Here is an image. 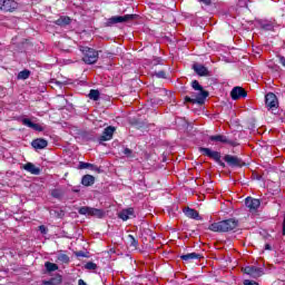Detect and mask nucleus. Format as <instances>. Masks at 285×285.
Here are the masks:
<instances>
[{
  "label": "nucleus",
  "mask_w": 285,
  "mask_h": 285,
  "mask_svg": "<svg viewBox=\"0 0 285 285\" xmlns=\"http://www.w3.org/2000/svg\"><path fill=\"white\" fill-rule=\"evenodd\" d=\"M184 214L190 219H197L199 217V213L190 207L185 208Z\"/></svg>",
  "instance_id": "412c9836"
},
{
  "label": "nucleus",
  "mask_w": 285,
  "mask_h": 285,
  "mask_svg": "<svg viewBox=\"0 0 285 285\" xmlns=\"http://www.w3.org/2000/svg\"><path fill=\"white\" fill-rule=\"evenodd\" d=\"M130 19H132V14L115 16L109 19V23H126V21H130Z\"/></svg>",
  "instance_id": "4468645a"
},
{
  "label": "nucleus",
  "mask_w": 285,
  "mask_h": 285,
  "mask_svg": "<svg viewBox=\"0 0 285 285\" xmlns=\"http://www.w3.org/2000/svg\"><path fill=\"white\" fill-rule=\"evenodd\" d=\"M131 153H132V150H130V149H128V148H126L125 150H124V155H131Z\"/></svg>",
  "instance_id": "4c0bfd02"
},
{
  "label": "nucleus",
  "mask_w": 285,
  "mask_h": 285,
  "mask_svg": "<svg viewBox=\"0 0 285 285\" xmlns=\"http://www.w3.org/2000/svg\"><path fill=\"white\" fill-rule=\"evenodd\" d=\"M224 161L228 164V166H232V168H237L239 166H244V161H242V158L237 156L226 155L224 157Z\"/></svg>",
  "instance_id": "1a4fd4ad"
},
{
  "label": "nucleus",
  "mask_w": 285,
  "mask_h": 285,
  "mask_svg": "<svg viewBox=\"0 0 285 285\" xmlns=\"http://www.w3.org/2000/svg\"><path fill=\"white\" fill-rule=\"evenodd\" d=\"M79 215H87V217H98L101 219L106 213L102 209H97L88 206L80 207L78 210Z\"/></svg>",
  "instance_id": "7ed1b4c3"
},
{
  "label": "nucleus",
  "mask_w": 285,
  "mask_h": 285,
  "mask_svg": "<svg viewBox=\"0 0 285 285\" xmlns=\"http://www.w3.org/2000/svg\"><path fill=\"white\" fill-rule=\"evenodd\" d=\"M80 51L83 55L82 61L85 63H88L89 66H92V63H97L99 59V52H97V50L89 47H81Z\"/></svg>",
  "instance_id": "f03ea898"
},
{
  "label": "nucleus",
  "mask_w": 285,
  "mask_h": 285,
  "mask_svg": "<svg viewBox=\"0 0 285 285\" xmlns=\"http://www.w3.org/2000/svg\"><path fill=\"white\" fill-rule=\"evenodd\" d=\"M155 76L158 77V79H166V71H157Z\"/></svg>",
  "instance_id": "2f4dec72"
},
{
  "label": "nucleus",
  "mask_w": 285,
  "mask_h": 285,
  "mask_svg": "<svg viewBox=\"0 0 285 285\" xmlns=\"http://www.w3.org/2000/svg\"><path fill=\"white\" fill-rule=\"evenodd\" d=\"M32 148L36 150H43L48 146V140L43 138H37L31 142Z\"/></svg>",
  "instance_id": "2eb2a0df"
},
{
  "label": "nucleus",
  "mask_w": 285,
  "mask_h": 285,
  "mask_svg": "<svg viewBox=\"0 0 285 285\" xmlns=\"http://www.w3.org/2000/svg\"><path fill=\"white\" fill-rule=\"evenodd\" d=\"M217 164H219V166H222V168H226V164H224V163L222 161V158L219 159V161H217Z\"/></svg>",
  "instance_id": "58836bf2"
},
{
  "label": "nucleus",
  "mask_w": 285,
  "mask_h": 285,
  "mask_svg": "<svg viewBox=\"0 0 285 285\" xmlns=\"http://www.w3.org/2000/svg\"><path fill=\"white\" fill-rule=\"evenodd\" d=\"M22 124H23V126H27L28 128H32V130H37L38 132H43V128L41 125L35 124L28 118L22 119Z\"/></svg>",
  "instance_id": "dca6fc26"
},
{
  "label": "nucleus",
  "mask_w": 285,
  "mask_h": 285,
  "mask_svg": "<svg viewBox=\"0 0 285 285\" xmlns=\"http://www.w3.org/2000/svg\"><path fill=\"white\" fill-rule=\"evenodd\" d=\"M39 228L41 233L46 234V226L41 225Z\"/></svg>",
  "instance_id": "a19ab883"
},
{
  "label": "nucleus",
  "mask_w": 285,
  "mask_h": 285,
  "mask_svg": "<svg viewBox=\"0 0 285 285\" xmlns=\"http://www.w3.org/2000/svg\"><path fill=\"white\" fill-rule=\"evenodd\" d=\"M85 268H87V271H96L97 269V264L89 262L85 265Z\"/></svg>",
  "instance_id": "7c9ffc66"
},
{
  "label": "nucleus",
  "mask_w": 285,
  "mask_h": 285,
  "mask_svg": "<svg viewBox=\"0 0 285 285\" xmlns=\"http://www.w3.org/2000/svg\"><path fill=\"white\" fill-rule=\"evenodd\" d=\"M199 153L205 155V157H209L210 159H214V161H219L222 159V154H219V151H214L210 148L200 147Z\"/></svg>",
  "instance_id": "423d86ee"
},
{
  "label": "nucleus",
  "mask_w": 285,
  "mask_h": 285,
  "mask_svg": "<svg viewBox=\"0 0 285 285\" xmlns=\"http://www.w3.org/2000/svg\"><path fill=\"white\" fill-rule=\"evenodd\" d=\"M57 262H60L61 264H68L70 262V257H68L66 254H58Z\"/></svg>",
  "instance_id": "393cba45"
},
{
  "label": "nucleus",
  "mask_w": 285,
  "mask_h": 285,
  "mask_svg": "<svg viewBox=\"0 0 285 285\" xmlns=\"http://www.w3.org/2000/svg\"><path fill=\"white\" fill-rule=\"evenodd\" d=\"M206 97H208V91L200 89L194 94V98H186L187 101H191L193 104H204L206 101Z\"/></svg>",
  "instance_id": "39448f33"
},
{
  "label": "nucleus",
  "mask_w": 285,
  "mask_h": 285,
  "mask_svg": "<svg viewBox=\"0 0 285 285\" xmlns=\"http://www.w3.org/2000/svg\"><path fill=\"white\" fill-rule=\"evenodd\" d=\"M19 8V3L14 0H0V10L2 12H14Z\"/></svg>",
  "instance_id": "20e7f679"
},
{
  "label": "nucleus",
  "mask_w": 285,
  "mask_h": 285,
  "mask_svg": "<svg viewBox=\"0 0 285 285\" xmlns=\"http://www.w3.org/2000/svg\"><path fill=\"white\" fill-rule=\"evenodd\" d=\"M70 17H60L56 20V26H70Z\"/></svg>",
  "instance_id": "5701e85b"
},
{
  "label": "nucleus",
  "mask_w": 285,
  "mask_h": 285,
  "mask_svg": "<svg viewBox=\"0 0 285 285\" xmlns=\"http://www.w3.org/2000/svg\"><path fill=\"white\" fill-rule=\"evenodd\" d=\"M128 242H129V245L132 246L134 248H137V239H135V236L132 235H128Z\"/></svg>",
  "instance_id": "c756f323"
},
{
  "label": "nucleus",
  "mask_w": 285,
  "mask_h": 285,
  "mask_svg": "<svg viewBox=\"0 0 285 285\" xmlns=\"http://www.w3.org/2000/svg\"><path fill=\"white\" fill-rule=\"evenodd\" d=\"M278 59H279V63H282V66H284V68H285V58H284V56H279Z\"/></svg>",
  "instance_id": "e433bc0d"
},
{
  "label": "nucleus",
  "mask_w": 285,
  "mask_h": 285,
  "mask_svg": "<svg viewBox=\"0 0 285 285\" xmlns=\"http://www.w3.org/2000/svg\"><path fill=\"white\" fill-rule=\"evenodd\" d=\"M82 186H92L95 184V178L91 175H85L81 179Z\"/></svg>",
  "instance_id": "4be33fe9"
},
{
  "label": "nucleus",
  "mask_w": 285,
  "mask_h": 285,
  "mask_svg": "<svg viewBox=\"0 0 285 285\" xmlns=\"http://www.w3.org/2000/svg\"><path fill=\"white\" fill-rule=\"evenodd\" d=\"M23 170H27V173H30L31 175H40L41 168L35 166L32 163H27L23 165Z\"/></svg>",
  "instance_id": "f3484780"
},
{
  "label": "nucleus",
  "mask_w": 285,
  "mask_h": 285,
  "mask_svg": "<svg viewBox=\"0 0 285 285\" xmlns=\"http://www.w3.org/2000/svg\"><path fill=\"white\" fill-rule=\"evenodd\" d=\"M246 96H247V92L242 87H234L230 91V97L234 101H237V99H242Z\"/></svg>",
  "instance_id": "9d476101"
},
{
  "label": "nucleus",
  "mask_w": 285,
  "mask_h": 285,
  "mask_svg": "<svg viewBox=\"0 0 285 285\" xmlns=\"http://www.w3.org/2000/svg\"><path fill=\"white\" fill-rule=\"evenodd\" d=\"M198 1H200L202 3H206V6H209L210 3V0H198Z\"/></svg>",
  "instance_id": "ea45409f"
},
{
  "label": "nucleus",
  "mask_w": 285,
  "mask_h": 285,
  "mask_svg": "<svg viewBox=\"0 0 285 285\" xmlns=\"http://www.w3.org/2000/svg\"><path fill=\"white\" fill-rule=\"evenodd\" d=\"M115 127L109 126L107 128H105V130L102 131V135L100 136V141H110V139H112V136L115 135Z\"/></svg>",
  "instance_id": "ddd939ff"
},
{
  "label": "nucleus",
  "mask_w": 285,
  "mask_h": 285,
  "mask_svg": "<svg viewBox=\"0 0 285 285\" xmlns=\"http://www.w3.org/2000/svg\"><path fill=\"white\" fill-rule=\"evenodd\" d=\"M119 219H122V222H128V219H132L135 217V209L132 207L122 209L118 214Z\"/></svg>",
  "instance_id": "9b49d317"
},
{
  "label": "nucleus",
  "mask_w": 285,
  "mask_h": 285,
  "mask_svg": "<svg viewBox=\"0 0 285 285\" xmlns=\"http://www.w3.org/2000/svg\"><path fill=\"white\" fill-rule=\"evenodd\" d=\"M265 105L269 110H273L279 106V102L277 101V96L275 94L269 92L265 96Z\"/></svg>",
  "instance_id": "6e6552de"
},
{
  "label": "nucleus",
  "mask_w": 285,
  "mask_h": 285,
  "mask_svg": "<svg viewBox=\"0 0 285 285\" xmlns=\"http://www.w3.org/2000/svg\"><path fill=\"white\" fill-rule=\"evenodd\" d=\"M243 271L246 275H249V277H254L255 279H257V277H262V275H264V269L256 267V266H247Z\"/></svg>",
  "instance_id": "0eeeda50"
},
{
  "label": "nucleus",
  "mask_w": 285,
  "mask_h": 285,
  "mask_svg": "<svg viewBox=\"0 0 285 285\" xmlns=\"http://www.w3.org/2000/svg\"><path fill=\"white\" fill-rule=\"evenodd\" d=\"M261 26H262L263 30H273V26H275V22L262 21Z\"/></svg>",
  "instance_id": "a878e982"
},
{
  "label": "nucleus",
  "mask_w": 285,
  "mask_h": 285,
  "mask_svg": "<svg viewBox=\"0 0 285 285\" xmlns=\"http://www.w3.org/2000/svg\"><path fill=\"white\" fill-rule=\"evenodd\" d=\"M244 285H259V284H257L256 282L246 279L244 281Z\"/></svg>",
  "instance_id": "f704fd0d"
},
{
  "label": "nucleus",
  "mask_w": 285,
  "mask_h": 285,
  "mask_svg": "<svg viewBox=\"0 0 285 285\" xmlns=\"http://www.w3.org/2000/svg\"><path fill=\"white\" fill-rule=\"evenodd\" d=\"M239 225V223L237 220H235V218H229L226 220H222L218 223H213L209 225V229L213 233H228L230 230H235V228H237V226Z\"/></svg>",
  "instance_id": "f257e3e1"
},
{
  "label": "nucleus",
  "mask_w": 285,
  "mask_h": 285,
  "mask_svg": "<svg viewBox=\"0 0 285 285\" xmlns=\"http://www.w3.org/2000/svg\"><path fill=\"white\" fill-rule=\"evenodd\" d=\"M180 259H183V262H193V259H202V254H198V253L184 254V255H180Z\"/></svg>",
  "instance_id": "aec40b11"
},
{
  "label": "nucleus",
  "mask_w": 285,
  "mask_h": 285,
  "mask_svg": "<svg viewBox=\"0 0 285 285\" xmlns=\"http://www.w3.org/2000/svg\"><path fill=\"white\" fill-rule=\"evenodd\" d=\"M209 141H216L218 144H233V141H230L224 135L209 136Z\"/></svg>",
  "instance_id": "6ab92c4d"
},
{
  "label": "nucleus",
  "mask_w": 285,
  "mask_h": 285,
  "mask_svg": "<svg viewBox=\"0 0 285 285\" xmlns=\"http://www.w3.org/2000/svg\"><path fill=\"white\" fill-rule=\"evenodd\" d=\"M30 77V70L24 69L18 73V79H28Z\"/></svg>",
  "instance_id": "cd10ccee"
},
{
  "label": "nucleus",
  "mask_w": 285,
  "mask_h": 285,
  "mask_svg": "<svg viewBox=\"0 0 285 285\" xmlns=\"http://www.w3.org/2000/svg\"><path fill=\"white\" fill-rule=\"evenodd\" d=\"M245 206L249 208V210H257L259 206H262V202L257 198L247 197L245 200Z\"/></svg>",
  "instance_id": "f8f14e48"
},
{
  "label": "nucleus",
  "mask_w": 285,
  "mask_h": 285,
  "mask_svg": "<svg viewBox=\"0 0 285 285\" xmlns=\"http://www.w3.org/2000/svg\"><path fill=\"white\" fill-rule=\"evenodd\" d=\"M78 285H88V284H86V282H83V279H79Z\"/></svg>",
  "instance_id": "79ce46f5"
},
{
  "label": "nucleus",
  "mask_w": 285,
  "mask_h": 285,
  "mask_svg": "<svg viewBox=\"0 0 285 285\" xmlns=\"http://www.w3.org/2000/svg\"><path fill=\"white\" fill-rule=\"evenodd\" d=\"M89 99L94 101H99V90L91 89L89 92Z\"/></svg>",
  "instance_id": "bb28decb"
},
{
  "label": "nucleus",
  "mask_w": 285,
  "mask_h": 285,
  "mask_svg": "<svg viewBox=\"0 0 285 285\" xmlns=\"http://www.w3.org/2000/svg\"><path fill=\"white\" fill-rule=\"evenodd\" d=\"M52 197H55L56 199H59V197H61V191H59V189H53L51 191Z\"/></svg>",
  "instance_id": "473e14b6"
},
{
  "label": "nucleus",
  "mask_w": 285,
  "mask_h": 285,
  "mask_svg": "<svg viewBox=\"0 0 285 285\" xmlns=\"http://www.w3.org/2000/svg\"><path fill=\"white\" fill-rule=\"evenodd\" d=\"M45 267L48 271V273H55V271H59V266L57 264L50 263V262H47L45 264Z\"/></svg>",
  "instance_id": "b1692460"
},
{
  "label": "nucleus",
  "mask_w": 285,
  "mask_h": 285,
  "mask_svg": "<svg viewBox=\"0 0 285 285\" xmlns=\"http://www.w3.org/2000/svg\"><path fill=\"white\" fill-rule=\"evenodd\" d=\"M90 165L89 163H80V168H90Z\"/></svg>",
  "instance_id": "c9c22d12"
},
{
  "label": "nucleus",
  "mask_w": 285,
  "mask_h": 285,
  "mask_svg": "<svg viewBox=\"0 0 285 285\" xmlns=\"http://www.w3.org/2000/svg\"><path fill=\"white\" fill-rule=\"evenodd\" d=\"M268 68H272L273 70H275L276 72H278V70H279V66H277V65H272L271 62L268 63Z\"/></svg>",
  "instance_id": "72a5a7b5"
},
{
  "label": "nucleus",
  "mask_w": 285,
  "mask_h": 285,
  "mask_svg": "<svg viewBox=\"0 0 285 285\" xmlns=\"http://www.w3.org/2000/svg\"><path fill=\"white\" fill-rule=\"evenodd\" d=\"M191 88H194V90H196V92L204 89V87H202V85H199V81H197V80H194L191 82Z\"/></svg>",
  "instance_id": "c85d7f7f"
},
{
  "label": "nucleus",
  "mask_w": 285,
  "mask_h": 285,
  "mask_svg": "<svg viewBox=\"0 0 285 285\" xmlns=\"http://www.w3.org/2000/svg\"><path fill=\"white\" fill-rule=\"evenodd\" d=\"M266 248H267V249H271V246H269V245H266Z\"/></svg>",
  "instance_id": "37998d69"
},
{
  "label": "nucleus",
  "mask_w": 285,
  "mask_h": 285,
  "mask_svg": "<svg viewBox=\"0 0 285 285\" xmlns=\"http://www.w3.org/2000/svg\"><path fill=\"white\" fill-rule=\"evenodd\" d=\"M193 68L196 75H199V77L208 76V68H206L204 65L194 63Z\"/></svg>",
  "instance_id": "a211bd4d"
}]
</instances>
